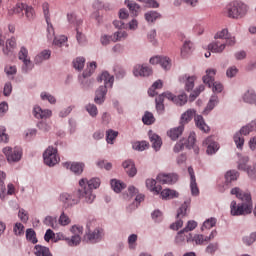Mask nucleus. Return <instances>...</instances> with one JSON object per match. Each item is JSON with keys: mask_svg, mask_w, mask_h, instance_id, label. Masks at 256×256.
<instances>
[{"mask_svg": "<svg viewBox=\"0 0 256 256\" xmlns=\"http://www.w3.org/2000/svg\"><path fill=\"white\" fill-rule=\"evenodd\" d=\"M151 65H160L165 71L171 69V59L167 56H154L150 58Z\"/></svg>", "mask_w": 256, "mask_h": 256, "instance_id": "nucleus-12", "label": "nucleus"}, {"mask_svg": "<svg viewBox=\"0 0 256 256\" xmlns=\"http://www.w3.org/2000/svg\"><path fill=\"white\" fill-rule=\"evenodd\" d=\"M248 163H249V156H242L238 162V169L240 171H247V168L249 167Z\"/></svg>", "mask_w": 256, "mask_h": 256, "instance_id": "nucleus-57", "label": "nucleus"}, {"mask_svg": "<svg viewBox=\"0 0 256 256\" xmlns=\"http://www.w3.org/2000/svg\"><path fill=\"white\" fill-rule=\"evenodd\" d=\"M185 233L187 232L183 231V229L177 232L174 239L176 245H185V242L187 243V235H185Z\"/></svg>", "mask_w": 256, "mask_h": 256, "instance_id": "nucleus-46", "label": "nucleus"}, {"mask_svg": "<svg viewBox=\"0 0 256 256\" xmlns=\"http://www.w3.org/2000/svg\"><path fill=\"white\" fill-rule=\"evenodd\" d=\"M26 4L24 3H17L14 8L8 10V15L11 17L13 15H19V13H23L25 10Z\"/></svg>", "mask_w": 256, "mask_h": 256, "instance_id": "nucleus-47", "label": "nucleus"}, {"mask_svg": "<svg viewBox=\"0 0 256 256\" xmlns=\"http://www.w3.org/2000/svg\"><path fill=\"white\" fill-rule=\"evenodd\" d=\"M183 131H185V126L180 124L178 127L170 129L168 136L172 141H177L178 137L183 135Z\"/></svg>", "mask_w": 256, "mask_h": 256, "instance_id": "nucleus-33", "label": "nucleus"}, {"mask_svg": "<svg viewBox=\"0 0 256 256\" xmlns=\"http://www.w3.org/2000/svg\"><path fill=\"white\" fill-rule=\"evenodd\" d=\"M194 122H195L196 127L200 131H203V133H209V131H211V128L205 122V118H203L201 115L195 116L194 117Z\"/></svg>", "mask_w": 256, "mask_h": 256, "instance_id": "nucleus-25", "label": "nucleus"}, {"mask_svg": "<svg viewBox=\"0 0 256 256\" xmlns=\"http://www.w3.org/2000/svg\"><path fill=\"white\" fill-rule=\"evenodd\" d=\"M244 103H248V105H255L256 107V93L255 90L249 89L247 90L242 97Z\"/></svg>", "mask_w": 256, "mask_h": 256, "instance_id": "nucleus-28", "label": "nucleus"}, {"mask_svg": "<svg viewBox=\"0 0 256 256\" xmlns=\"http://www.w3.org/2000/svg\"><path fill=\"white\" fill-rule=\"evenodd\" d=\"M187 243H195V245H203L205 243V236L203 234H187Z\"/></svg>", "mask_w": 256, "mask_h": 256, "instance_id": "nucleus-36", "label": "nucleus"}, {"mask_svg": "<svg viewBox=\"0 0 256 256\" xmlns=\"http://www.w3.org/2000/svg\"><path fill=\"white\" fill-rule=\"evenodd\" d=\"M186 143H187V139L185 138L180 139L173 147L174 153H181V151L185 149Z\"/></svg>", "mask_w": 256, "mask_h": 256, "instance_id": "nucleus-62", "label": "nucleus"}, {"mask_svg": "<svg viewBox=\"0 0 256 256\" xmlns=\"http://www.w3.org/2000/svg\"><path fill=\"white\" fill-rule=\"evenodd\" d=\"M217 105H219V96L213 94L210 97V99H209V101H208V103H207V105H206V107L203 111V114L204 115H209V113H211V111H213V109H215V107H217Z\"/></svg>", "mask_w": 256, "mask_h": 256, "instance_id": "nucleus-26", "label": "nucleus"}, {"mask_svg": "<svg viewBox=\"0 0 256 256\" xmlns=\"http://www.w3.org/2000/svg\"><path fill=\"white\" fill-rule=\"evenodd\" d=\"M13 233L16 237L25 235V226L21 222H16L13 227Z\"/></svg>", "mask_w": 256, "mask_h": 256, "instance_id": "nucleus-49", "label": "nucleus"}, {"mask_svg": "<svg viewBox=\"0 0 256 256\" xmlns=\"http://www.w3.org/2000/svg\"><path fill=\"white\" fill-rule=\"evenodd\" d=\"M85 237L89 243H99L101 239H103V228L97 227L94 230H91L89 224H87Z\"/></svg>", "mask_w": 256, "mask_h": 256, "instance_id": "nucleus-8", "label": "nucleus"}, {"mask_svg": "<svg viewBox=\"0 0 256 256\" xmlns=\"http://www.w3.org/2000/svg\"><path fill=\"white\" fill-rule=\"evenodd\" d=\"M118 135L119 132L109 129L108 131H106V142L109 145H113V142L115 141V139H117Z\"/></svg>", "mask_w": 256, "mask_h": 256, "instance_id": "nucleus-54", "label": "nucleus"}, {"mask_svg": "<svg viewBox=\"0 0 256 256\" xmlns=\"http://www.w3.org/2000/svg\"><path fill=\"white\" fill-rule=\"evenodd\" d=\"M124 3L134 17H137L139 15V11L141 9V6H139V4H137L133 0H125Z\"/></svg>", "mask_w": 256, "mask_h": 256, "instance_id": "nucleus-37", "label": "nucleus"}, {"mask_svg": "<svg viewBox=\"0 0 256 256\" xmlns=\"http://www.w3.org/2000/svg\"><path fill=\"white\" fill-rule=\"evenodd\" d=\"M78 81L82 87V89H89L91 85H93V79H89V77H85L84 73L78 76Z\"/></svg>", "mask_w": 256, "mask_h": 256, "instance_id": "nucleus-44", "label": "nucleus"}, {"mask_svg": "<svg viewBox=\"0 0 256 256\" xmlns=\"http://www.w3.org/2000/svg\"><path fill=\"white\" fill-rule=\"evenodd\" d=\"M27 57H29V50H27L24 46H22L18 53V59L23 63L21 67V71L22 73H25V74L30 73V71H33V68L35 67V64L31 62V59Z\"/></svg>", "mask_w": 256, "mask_h": 256, "instance_id": "nucleus-5", "label": "nucleus"}, {"mask_svg": "<svg viewBox=\"0 0 256 256\" xmlns=\"http://www.w3.org/2000/svg\"><path fill=\"white\" fill-rule=\"evenodd\" d=\"M153 70L151 67L147 66L146 64H138L134 66L133 69V75L135 77H149V75H152Z\"/></svg>", "mask_w": 256, "mask_h": 256, "instance_id": "nucleus-16", "label": "nucleus"}, {"mask_svg": "<svg viewBox=\"0 0 256 256\" xmlns=\"http://www.w3.org/2000/svg\"><path fill=\"white\" fill-rule=\"evenodd\" d=\"M242 241L244 245H247L248 247L253 245L256 241V232H252L250 235L244 236Z\"/></svg>", "mask_w": 256, "mask_h": 256, "instance_id": "nucleus-61", "label": "nucleus"}, {"mask_svg": "<svg viewBox=\"0 0 256 256\" xmlns=\"http://www.w3.org/2000/svg\"><path fill=\"white\" fill-rule=\"evenodd\" d=\"M40 98L42 101H48L50 105H55V103H57V98H55V96H53L49 92H41Z\"/></svg>", "mask_w": 256, "mask_h": 256, "instance_id": "nucleus-50", "label": "nucleus"}, {"mask_svg": "<svg viewBox=\"0 0 256 256\" xmlns=\"http://www.w3.org/2000/svg\"><path fill=\"white\" fill-rule=\"evenodd\" d=\"M195 51V44L191 40H186L181 47V57L187 59Z\"/></svg>", "mask_w": 256, "mask_h": 256, "instance_id": "nucleus-19", "label": "nucleus"}, {"mask_svg": "<svg viewBox=\"0 0 256 256\" xmlns=\"http://www.w3.org/2000/svg\"><path fill=\"white\" fill-rule=\"evenodd\" d=\"M241 135L243 134H240V132L238 131L234 134L233 137L237 149H243V145H245V138H243Z\"/></svg>", "mask_w": 256, "mask_h": 256, "instance_id": "nucleus-52", "label": "nucleus"}, {"mask_svg": "<svg viewBox=\"0 0 256 256\" xmlns=\"http://www.w3.org/2000/svg\"><path fill=\"white\" fill-rule=\"evenodd\" d=\"M26 239L27 241H30V243H33V245L37 243V234L35 233V230H33V228H28L26 230Z\"/></svg>", "mask_w": 256, "mask_h": 256, "instance_id": "nucleus-55", "label": "nucleus"}, {"mask_svg": "<svg viewBox=\"0 0 256 256\" xmlns=\"http://www.w3.org/2000/svg\"><path fill=\"white\" fill-rule=\"evenodd\" d=\"M79 199H83V198H79V196L77 198L76 196H74V194H69L67 192L60 194V201L66 208L74 207V205H78Z\"/></svg>", "mask_w": 256, "mask_h": 256, "instance_id": "nucleus-11", "label": "nucleus"}, {"mask_svg": "<svg viewBox=\"0 0 256 256\" xmlns=\"http://www.w3.org/2000/svg\"><path fill=\"white\" fill-rule=\"evenodd\" d=\"M97 80L101 83L104 82V87H113V83H115V76L109 74L107 71H103L100 76H98Z\"/></svg>", "mask_w": 256, "mask_h": 256, "instance_id": "nucleus-22", "label": "nucleus"}, {"mask_svg": "<svg viewBox=\"0 0 256 256\" xmlns=\"http://www.w3.org/2000/svg\"><path fill=\"white\" fill-rule=\"evenodd\" d=\"M231 195H235L237 199L242 201L237 205V201L233 200L230 204V213L233 217H241V215H251L253 212V200L251 193L243 192L241 188L234 187L230 191Z\"/></svg>", "mask_w": 256, "mask_h": 256, "instance_id": "nucleus-1", "label": "nucleus"}, {"mask_svg": "<svg viewBox=\"0 0 256 256\" xmlns=\"http://www.w3.org/2000/svg\"><path fill=\"white\" fill-rule=\"evenodd\" d=\"M4 73L8 77V79H15V76L17 75V66L15 65H6L4 67Z\"/></svg>", "mask_w": 256, "mask_h": 256, "instance_id": "nucleus-43", "label": "nucleus"}, {"mask_svg": "<svg viewBox=\"0 0 256 256\" xmlns=\"http://www.w3.org/2000/svg\"><path fill=\"white\" fill-rule=\"evenodd\" d=\"M85 109L90 117H97V115H99V110L95 104L89 103L85 106Z\"/></svg>", "mask_w": 256, "mask_h": 256, "instance_id": "nucleus-59", "label": "nucleus"}, {"mask_svg": "<svg viewBox=\"0 0 256 256\" xmlns=\"http://www.w3.org/2000/svg\"><path fill=\"white\" fill-rule=\"evenodd\" d=\"M58 224L62 227H67V225L71 224V218L65 212H62L59 216Z\"/></svg>", "mask_w": 256, "mask_h": 256, "instance_id": "nucleus-58", "label": "nucleus"}, {"mask_svg": "<svg viewBox=\"0 0 256 256\" xmlns=\"http://www.w3.org/2000/svg\"><path fill=\"white\" fill-rule=\"evenodd\" d=\"M195 113H197L195 109H188L186 112H184L180 118V125H182V127L187 125V123H189L193 117H195Z\"/></svg>", "mask_w": 256, "mask_h": 256, "instance_id": "nucleus-29", "label": "nucleus"}, {"mask_svg": "<svg viewBox=\"0 0 256 256\" xmlns=\"http://www.w3.org/2000/svg\"><path fill=\"white\" fill-rule=\"evenodd\" d=\"M128 193L130 197H135L136 195L134 203H138V205L145 201V195L139 194V189L135 188V186H129Z\"/></svg>", "mask_w": 256, "mask_h": 256, "instance_id": "nucleus-30", "label": "nucleus"}, {"mask_svg": "<svg viewBox=\"0 0 256 256\" xmlns=\"http://www.w3.org/2000/svg\"><path fill=\"white\" fill-rule=\"evenodd\" d=\"M164 97L168 99V101H172L175 105H179L182 107V105H185L187 103V94L182 93L178 96H175V94L171 92H164Z\"/></svg>", "mask_w": 256, "mask_h": 256, "instance_id": "nucleus-13", "label": "nucleus"}, {"mask_svg": "<svg viewBox=\"0 0 256 256\" xmlns=\"http://www.w3.org/2000/svg\"><path fill=\"white\" fill-rule=\"evenodd\" d=\"M63 167L72 171L74 175H81L85 169V163L83 162H64Z\"/></svg>", "mask_w": 256, "mask_h": 256, "instance_id": "nucleus-14", "label": "nucleus"}, {"mask_svg": "<svg viewBox=\"0 0 256 256\" xmlns=\"http://www.w3.org/2000/svg\"><path fill=\"white\" fill-rule=\"evenodd\" d=\"M51 59V50L45 49L38 53L34 58L35 65H41L43 61H49Z\"/></svg>", "mask_w": 256, "mask_h": 256, "instance_id": "nucleus-27", "label": "nucleus"}, {"mask_svg": "<svg viewBox=\"0 0 256 256\" xmlns=\"http://www.w3.org/2000/svg\"><path fill=\"white\" fill-rule=\"evenodd\" d=\"M203 147H206V153L207 155H215L217 151L220 149L219 142L215 141V138L213 136L207 137L203 143Z\"/></svg>", "mask_w": 256, "mask_h": 256, "instance_id": "nucleus-10", "label": "nucleus"}, {"mask_svg": "<svg viewBox=\"0 0 256 256\" xmlns=\"http://www.w3.org/2000/svg\"><path fill=\"white\" fill-rule=\"evenodd\" d=\"M189 205H191V198H188L184 201V203L177 210L176 219H183V217H187V209H189Z\"/></svg>", "mask_w": 256, "mask_h": 256, "instance_id": "nucleus-35", "label": "nucleus"}, {"mask_svg": "<svg viewBox=\"0 0 256 256\" xmlns=\"http://www.w3.org/2000/svg\"><path fill=\"white\" fill-rule=\"evenodd\" d=\"M217 225V218L211 217L204 221L201 230L204 231L205 229H213Z\"/></svg>", "mask_w": 256, "mask_h": 256, "instance_id": "nucleus-53", "label": "nucleus"}, {"mask_svg": "<svg viewBox=\"0 0 256 256\" xmlns=\"http://www.w3.org/2000/svg\"><path fill=\"white\" fill-rule=\"evenodd\" d=\"M69 247H77L81 243V236L73 235L71 238H66Z\"/></svg>", "mask_w": 256, "mask_h": 256, "instance_id": "nucleus-60", "label": "nucleus"}, {"mask_svg": "<svg viewBox=\"0 0 256 256\" xmlns=\"http://www.w3.org/2000/svg\"><path fill=\"white\" fill-rule=\"evenodd\" d=\"M46 227H51L52 229H59V222L57 221V216H46L44 221Z\"/></svg>", "mask_w": 256, "mask_h": 256, "instance_id": "nucleus-40", "label": "nucleus"}, {"mask_svg": "<svg viewBox=\"0 0 256 256\" xmlns=\"http://www.w3.org/2000/svg\"><path fill=\"white\" fill-rule=\"evenodd\" d=\"M149 139H150V143L152 145V149L155 151H160L161 147L163 145V140L161 139V137L155 133H153V131H149Z\"/></svg>", "mask_w": 256, "mask_h": 256, "instance_id": "nucleus-21", "label": "nucleus"}, {"mask_svg": "<svg viewBox=\"0 0 256 256\" xmlns=\"http://www.w3.org/2000/svg\"><path fill=\"white\" fill-rule=\"evenodd\" d=\"M162 199H177L179 197V192L175 190H171L169 188H166L159 192Z\"/></svg>", "mask_w": 256, "mask_h": 256, "instance_id": "nucleus-39", "label": "nucleus"}, {"mask_svg": "<svg viewBox=\"0 0 256 256\" xmlns=\"http://www.w3.org/2000/svg\"><path fill=\"white\" fill-rule=\"evenodd\" d=\"M151 217L154 223H161V221H163V212H161L159 209H156L151 213Z\"/></svg>", "mask_w": 256, "mask_h": 256, "instance_id": "nucleus-63", "label": "nucleus"}, {"mask_svg": "<svg viewBox=\"0 0 256 256\" xmlns=\"http://www.w3.org/2000/svg\"><path fill=\"white\" fill-rule=\"evenodd\" d=\"M142 123H144V125H153V123H155V116L153 113L146 111L142 117Z\"/></svg>", "mask_w": 256, "mask_h": 256, "instance_id": "nucleus-51", "label": "nucleus"}, {"mask_svg": "<svg viewBox=\"0 0 256 256\" xmlns=\"http://www.w3.org/2000/svg\"><path fill=\"white\" fill-rule=\"evenodd\" d=\"M247 11H249V7L241 1L230 2L225 7V13L230 19H241L247 15Z\"/></svg>", "mask_w": 256, "mask_h": 256, "instance_id": "nucleus-3", "label": "nucleus"}, {"mask_svg": "<svg viewBox=\"0 0 256 256\" xmlns=\"http://www.w3.org/2000/svg\"><path fill=\"white\" fill-rule=\"evenodd\" d=\"M132 149H134V151H145V149H147V142L146 141L134 142L132 144Z\"/></svg>", "mask_w": 256, "mask_h": 256, "instance_id": "nucleus-64", "label": "nucleus"}, {"mask_svg": "<svg viewBox=\"0 0 256 256\" xmlns=\"http://www.w3.org/2000/svg\"><path fill=\"white\" fill-rule=\"evenodd\" d=\"M188 173L190 175V189H191V195L193 197H198L199 195V187L197 186V178L195 177V170H193V167H188Z\"/></svg>", "mask_w": 256, "mask_h": 256, "instance_id": "nucleus-18", "label": "nucleus"}, {"mask_svg": "<svg viewBox=\"0 0 256 256\" xmlns=\"http://www.w3.org/2000/svg\"><path fill=\"white\" fill-rule=\"evenodd\" d=\"M239 179V173L237 170H229L225 174V183L226 185H229V183H233L234 181H237Z\"/></svg>", "mask_w": 256, "mask_h": 256, "instance_id": "nucleus-42", "label": "nucleus"}, {"mask_svg": "<svg viewBox=\"0 0 256 256\" xmlns=\"http://www.w3.org/2000/svg\"><path fill=\"white\" fill-rule=\"evenodd\" d=\"M216 74H217V70L207 69L206 75L203 77V83H205V85H208V87L212 89L213 93H222L223 84H221L220 82H215Z\"/></svg>", "mask_w": 256, "mask_h": 256, "instance_id": "nucleus-4", "label": "nucleus"}, {"mask_svg": "<svg viewBox=\"0 0 256 256\" xmlns=\"http://www.w3.org/2000/svg\"><path fill=\"white\" fill-rule=\"evenodd\" d=\"M73 67L76 71H83L85 67V57L79 56L73 60Z\"/></svg>", "mask_w": 256, "mask_h": 256, "instance_id": "nucleus-48", "label": "nucleus"}, {"mask_svg": "<svg viewBox=\"0 0 256 256\" xmlns=\"http://www.w3.org/2000/svg\"><path fill=\"white\" fill-rule=\"evenodd\" d=\"M146 187L149 189V191L155 193V195H159L163 189L161 185H157V181L155 179H147Z\"/></svg>", "mask_w": 256, "mask_h": 256, "instance_id": "nucleus-34", "label": "nucleus"}, {"mask_svg": "<svg viewBox=\"0 0 256 256\" xmlns=\"http://www.w3.org/2000/svg\"><path fill=\"white\" fill-rule=\"evenodd\" d=\"M122 167L127 173L128 177H135V175H137V168L135 167V162H133V160H125L122 162Z\"/></svg>", "mask_w": 256, "mask_h": 256, "instance_id": "nucleus-20", "label": "nucleus"}, {"mask_svg": "<svg viewBox=\"0 0 256 256\" xmlns=\"http://www.w3.org/2000/svg\"><path fill=\"white\" fill-rule=\"evenodd\" d=\"M195 76H189V74H185L179 78L180 83H185V90L186 91H193L195 87Z\"/></svg>", "mask_w": 256, "mask_h": 256, "instance_id": "nucleus-23", "label": "nucleus"}, {"mask_svg": "<svg viewBox=\"0 0 256 256\" xmlns=\"http://www.w3.org/2000/svg\"><path fill=\"white\" fill-rule=\"evenodd\" d=\"M34 255H36V256H53V254H51V250H49V248L39 245V244L34 247Z\"/></svg>", "mask_w": 256, "mask_h": 256, "instance_id": "nucleus-38", "label": "nucleus"}, {"mask_svg": "<svg viewBox=\"0 0 256 256\" xmlns=\"http://www.w3.org/2000/svg\"><path fill=\"white\" fill-rule=\"evenodd\" d=\"M197 137L195 132H191L188 138L186 139L185 147L186 149H193L195 155H199V146L195 145Z\"/></svg>", "mask_w": 256, "mask_h": 256, "instance_id": "nucleus-24", "label": "nucleus"}, {"mask_svg": "<svg viewBox=\"0 0 256 256\" xmlns=\"http://www.w3.org/2000/svg\"><path fill=\"white\" fill-rule=\"evenodd\" d=\"M32 113L35 119H49L53 116V111L50 109H43L41 106H34Z\"/></svg>", "mask_w": 256, "mask_h": 256, "instance_id": "nucleus-17", "label": "nucleus"}, {"mask_svg": "<svg viewBox=\"0 0 256 256\" xmlns=\"http://www.w3.org/2000/svg\"><path fill=\"white\" fill-rule=\"evenodd\" d=\"M95 69H97V62H90L87 68L84 70V77H91L93 73H95Z\"/></svg>", "mask_w": 256, "mask_h": 256, "instance_id": "nucleus-56", "label": "nucleus"}, {"mask_svg": "<svg viewBox=\"0 0 256 256\" xmlns=\"http://www.w3.org/2000/svg\"><path fill=\"white\" fill-rule=\"evenodd\" d=\"M110 185H111V189H113V191L115 193H121V191H123V189H125V183H123L117 179H112L110 181Z\"/></svg>", "mask_w": 256, "mask_h": 256, "instance_id": "nucleus-45", "label": "nucleus"}, {"mask_svg": "<svg viewBox=\"0 0 256 256\" xmlns=\"http://www.w3.org/2000/svg\"><path fill=\"white\" fill-rule=\"evenodd\" d=\"M3 153L6 155L8 163H17L23 157V151L19 147H5L3 148Z\"/></svg>", "mask_w": 256, "mask_h": 256, "instance_id": "nucleus-7", "label": "nucleus"}, {"mask_svg": "<svg viewBox=\"0 0 256 256\" xmlns=\"http://www.w3.org/2000/svg\"><path fill=\"white\" fill-rule=\"evenodd\" d=\"M226 47L227 44L214 41L208 45V50L211 51V53H223Z\"/></svg>", "mask_w": 256, "mask_h": 256, "instance_id": "nucleus-32", "label": "nucleus"}, {"mask_svg": "<svg viewBox=\"0 0 256 256\" xmlns=\"http://www.w3.org/2000/svg\"><path fill=\"white\" fill-rule=\"evenodd\" d=\"M5 156L0 155V167L5 165ZM5 179H7V174L3 171H0V199L5 201Z\"/></svg>", "mask_w": 256, "mask_h": 256, "instance_id": "nucleus-15", "label": "nucleus"}, {"mask_svg": "<svg viewBox=\"0 0 256 256\" xmlns=\"http://www.w3.org/2000/svg\"><path fill=\"white\" fill-rule=\"evenodd\" d=\"M43 159L45 165L48 167H55L60 161L59 154H57V148L49 146L43 153Z\"/></svg>", "mask_w": 256, "mask_h": 256, "instance_id": "nucleus-6", "label": "nucleus"}, {"mask_svg": "<svg viewBox=\"0 0 256 256\" xmlns=\"http://www.w3.org/2000/svg\"><path fill=\"white\" fill-rule=\"evenodd\" d=\"M101 187V179L99 178H91L87 182V186L84 188H80L77 191V195L79 199H83L85 203L91 205L93 201H95V194H93V189H99Z\"/></svg>", "mask_w": 256, "mask_h": 256, "instance_id": "nucleus-2", "label": "nucleus"}, {"mask_svg": "<svg viewBox=\"0 0 256 256\" xmlns=\"http://www.w3.org/2000/svg\"><path fill=\"white\" fill-rule=\"evenodd\" d=\"M112 37H113L112 42L117 43L119 41H125V39H127V37H129V34L127 33V31L121 29V30L114 32Z\"/></svg>", "mask_w": 256, "mask_h": 256, "instance_id": "nucleus-41", "label": "nucleus"}, {"mask_svg": "<svg viewBox=\"0 0 256 256\" xmlns=\"http://www.w3.org/2000/svg\"><path fill=\"white\" fill-rule=\"evenodd\" d=\"M144 19L149 25H151L155 23L157 19H161V13L155 10H150L144 14Z\"/></svg>", "mask_w": 256, "mask_h": 256, "instance_id": "nucleus-31", "label": "nucleus"}, {"mask_svg": "<svg viewBox=\"0 0 256 256\" xmlns=\"http://www.w3.org/2000/svg\"><path fill=\"white\" fill-rule=\"evenodd\" d=\"M158 183L162 185H175L179 181V174L177 173H160L157 176Z\"/></svg>", "mask_w": 256, "mask_h": 256, "instance_id": "nucleus-9", "label": "nucleus"}]
</instances>
